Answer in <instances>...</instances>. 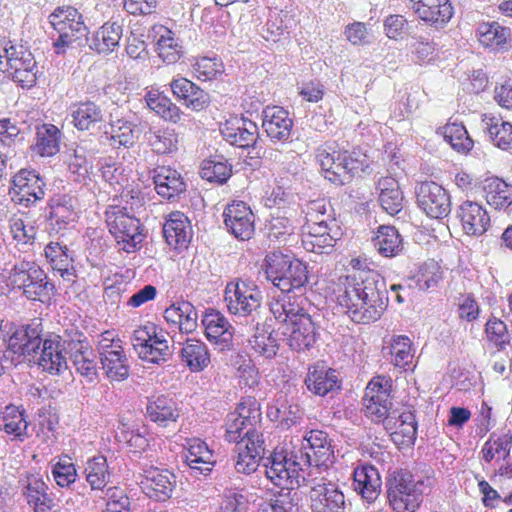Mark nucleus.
<instances>
[{"mask_svg": "<svg viewBox=\"0 0 512 512\" xmlns=\"http://www.w3.org/2000/svg\"><path fill=\"white\" fill-rule=\"evenodd\" d=\"M340 277L334 289L337 304L355 323L370 324L379 320L385 309L378 284L372 279Z\"/></svg>", "mask_w": 512, "mask_h": 512, "instance_id": "f257e3e1", "label": "nucleus"}, {"mask_svg": "<svg viewBox=\"0 0 512 512\" xmlns=\"http://www.w3.org/2000/svg\"><path fill=\"white\" fill-rule=\"evenodd\" d=\"M265 273L275 287L282 293H291L308 283L307 266L298 259H291L281 252H272L266 256Z\"/></svg>", "mask_w": 512, "mask_h": 512, "instance_id": "f03ea898", "label": "nucleus"}, {"mask_svg": "<svg viewBox=\"0 0 512 512\" xmlns=\"http://www.w3.org/2000/svg\"><path fill=\"white\" fill-rule=\"evenodd\" d=\"M106 223L110 234L122 250L131 253L140 249L145 237L142 224L126 208L111 206L106 211Z\"/></svg>", "mask_w": 512, "mask_h": 512, "instance_id": "7ed1b4c3", "label": "nucleus"}, {"mask_svg": "<svg viewBox=\"0 0 512 512\" xmlns=\"http://www.w3.org/2000/svg\"><path fill=\"white\" fill-rule=\"evenodd\" d=\"M422 481L407 471H395L387 483V498L394 512H416L423 501Z\"/></svg>", "mask_w": 512, "mask_h": 512, "instance_id": "20e7f679", "label": "nucleus"}, {"mask_svg": "<svg viewBox=\"0 0 512 512\" xmlns=\"http://www.w3.org/2000/svg\"><path fill=\"white\" fill-rule=\"evenodd\" d=\"M7 285L20 289L29 300H41L49 295L53 285L49 283L45 271L34 261L23 260L12 268Z\"/></svg>", "mask_w": 512, "mask_h": 512, "instance_id": "39448f33", "label": "nucleus"}, {"mask_svg": "<svg viewBox=\"0 0 512 512\" xmlns=\"http://www.w3.org/2000/svg\"><path fill=\"white\" fill-rule=\"evenodd\" d=\"M133 346L140 359L153 364L166 362L172 355L166 332L152 322L134 330Z\"/></svg>", "mask_w": 512, "mask_h": 512, "instance_id": "423d86ee", "label": "nucleus"}, {"mask_svg": "<svg viewBox=\"0 0 512 512\" xmlns=\"http://www.w3.org/2000/svg\"><path fill=\"white\" fill-rule=\"evenodd\" d=\"M5 59L7 70L12 74L15 82L23 88H30L37 81L36 62L30 50L22 44L10 40L3 45V54H0V64Z\"/></svg>", "mask_w": 512, "mask_h": 512, "instance_id": "0eeeda50", "label": "nucleus"}, {"mask_svg": "<svg viewBox=\"0 0 512 512\" xmlns=\"http://www.w3.org/2000/svg\"><path fill=\"white\" fill-rule=\"evenodd\" d=\"M262 429L260 404L254 396L242 397L235 410L228 415L225 430L227 441H236L244 433Z\"/></svg>", "mask_w": 512, "mask_h": 512, "instance_id": "6e6552de", "label": "nucleus"}, {"mask_svg": "<svg viewBox=\"0 0 512 512\" xmlns=\"http://www.w3.org/2000/svg\"><path fill=\"white\" fill-rule=\"evenodd\" d=\"M48 19L59 33V37L54 42L57 53L64 52L65 48L83 36L86 30L82 14L72 6L57 7Z\"/></svg>", "mask_w": 512, "mask_h": 512, "instance_id": "1a4fd4ad", "label": "nucleus"}, {"mask_svg": "<svg viewBox=\"0 0 512 512\" xmlns=\"http://www.w3.org/2000/svg\"><path fill=\"white\" fill-rule=\"evenodd\" d=\"M392 379L389 376H375L368 383L363 398L365 415L374 422L384 421L391 409Z\"/></svg>", "mask_w": 512, "mask_h": 512, "instance_id": "9d476101", "label": "nucleus"}, {"mask_svg": "<svg viewBox=\"0 0 512 512\" xmlns=\"http://www.w3.org/2000/svg\"><path fill=\"white\" fill-rule=\"evenodd\" d=\"M224 300L230 313L248 316L261 306L262 295L256 285L238 279L226 285Z\"/></svg>", "mask_w": 512, "mask_h": 512, "instance_id": "9b49d317", "label": "nucleus"}, {"mask_svg": "<svg viewBox=\"0 0 512 512\" xmlns=\"http://www.w3.org/2000/svg\"><path fill=\"white\" fill-rule=\"evenodd\" d=\"M418 207L430 218L442 219L451 211L447 191L434 181L420 182L415 190Z\"/></svg>", "mask_w": 512, "mask_h": 512, "instance_id": "f8f14e48", "label": "nucleus"}, {"mask_svg": "<svg viewBox=\"0 0 512 512\" xmlns=\"http://www.w3.org/2000/svg\"><path fill=\"white\" fill-rule=\"evenodd\" d=\"M223 139L230 145L247 149L253 147L258 139L257 124L243 116L232 115L220 125Z\"/></svg>", "mask_w": 512, "mask_h": 512, "instance_id": "ddd939ff", "label": "nucleus"}, {"mask_svg": "<svg viewBox=\"0 0 512 512\" xmlns=\"http://www.w3.org/2000/svg\"><path fill=\"white\" fill-rule=\"evenodd\" d=\"M19 482L22 494L34 512H47L55 508V499L39 473L26 472Z\"/></svg>", "mask_w": 512, "mask_h": 512, "instance_id": "4468645a", "label": "nucleus"}, {"mask_svg": "<svg viewBox=\"0 0 512 512\" xmlns=\"http://www.w3.org/2000/svg\"><path fill=\"white\" fill-rule=\"evenodd\" d=\"M382 422L397 447H410L414 444L417 435V422L411 410L395 411Z\"/></svg>", "mask_w": 512, "mask_h": 512, "instance_id": "2eb2a0df", "label": "nucleus"}, {"mask_svg": "<svg viewBox=\"0 0 512 512\" xmlns=\"http://www.w3.org/2000/svg\"><path fill=\"white\" fill-rule=\"evenodd\" d=\"M457 218L463 232L468 236L480 237L491 225V219L486 208L471 200L462 202L457 209Z\"/></svg>", "mask_w": 512, "mask_h": 512, "instance_id": "dca6fc26", "label": "nucleus"}, {"mask_svg": "<svg viewBox=\"0 0 512 512\" xmlns=\"http://www.w3.org/2000/svg\"><path fill=\"white\" fill-rule=\"evenodd\" d=\"M410 7L424 23L436 27H445L454 15L450 0H410Z\"/></svg>", "mask_w": 512, "mask_h": 512, "instance_id": "f3484780", "label": "nucleus"}, {"mask_svg": "<svg viewBox=\"0 0 512 512\" xmlns=\"http://www.w3.org/2000/svg\"><path fill=\"white\" fill-rule=\"evenodd\" d=\"M228 230L240 240H249L254 234V214L243 201H233L223 213Z\"/></svg>", "mask_w": 512, "mask_h": 512, "instance_id": "a211bd4d", "label": "nucleus"}, {"mask_svg": "<svg viewBox=\"0 0 512 512\" xmlns=\"http://www.w3.org/2000/svg\"><path fill=\"white\" fill-rule=\"evenodd\" d=\"M312 512H344L345 496L338 486L331 482L314 485L309 492Z\"/></svg>", "mask_w": 512, "mask_h": 512, "instance_id": "6ab92c4d", "label": "nucleus"}, {"mask_svg": "<svg viewBox=\"0 0 512 512\" xmlns=\"http://www.w3.org/2000/svg\"><path fill=\"white\" fill-rule=\"evenodd\" d=\"M13 199L28 206L44 197V182L34 171L21 169L12 180Z\"/></svg>", "mask_w": 512, "mask_h": 512, "instance_id": "aec40b11", "label": "nucleus"}, {"mask_svg": "<svg viewBox=\"0 0 512 512\" xmlns=\"http://www.w3.org/2000/svg\"><path fill=\"white\" fill-rule=\"evenodd\" d=\"M202 325L206 338L221 350H228L232 346L234 328L228 319L219 311L209 309L202 317Z\"/></svg>", "mask_w": 512, "mask_h": 512, "instance_id": "412c9836", "label": "nucleus"}, {"mask_svg": "<svg viewBox=\"0 0 512 512\" xmlns=\"http://www.w3.org/2000/svg\"><path fill=\"white\" fill-rule=\"evenodd\" d=\"M305 303L306 300L302 295L282 293L271 300L269 307L275 320L286 328L308 313Z\"/></svg>", "mask_w": 512, "mask_h": 512, "instance_id": "4be33fe9", "label": "nucleus"}, {"mask_svg": "<svg viewBox=\"0 0 512 512\" xmlns=\"http://www.w3.org/2000/svg\"><path fill=\"white\" fill-rule=\"evenodd\" d=\"M42 329L40 324H25L14 330L8 338V349L23 357L29 359L35 357L40 344Z\"/></svg>", "mask_w": 512, "mask_h": 512, "instance_id": "5701e85b", "label": "nucleus"}, {"mask_svg": "<svg viewBox=\"0 0 512 512\" xmlns=\"http://www.w3.org/2000/svg\"><path fill=\"white\" fill-rule=\"evenodd\" d=\"M175 476L166 469L150 466L144 470L141 488L151 499L165 501L174 488Z\"/></svg>", "mask_w": 512, "mask_h": 512, "instance_id": "b1692460", "label": "nucleus"}, {"mask_svg": "<svg viewBox=\"0 0 512 512\" xmlns=\"http://www.w3.org/2000/svg\"><path fill=\"white\" fill-rule=\"evenodd\" d=\"M287 344L291 350L304 352L310 350L317 341V329L309 313L302 315L293 324L284 328Z\"/></svg>", "mask_w": 512, "mask_h": 512, "instance_id": "393cba45", "label": "nucleus"}, {"mask_svg": "<svg viewBox=\"0 0 512 512\" xmlns=\"http://www.w3.org/2000/svg\"><path fill=\"white\" fill-rule=\"evenodd\" d=\"M173 96L183 101L187 108L200 112L210 105V96L196 83L186 77H177L170 82Z\"/></svg>", "mask_w": 512, "mask_h": 512, "instance_id": "a878e982", "label": "nucleus"}, {"mask_svg": "<svg viewBox=\"0 0 512 512\" xmlns=\"http://www.w3.org/2000/svg\"><path fill=\"white\" fill-rule=\"evenodd\" d=\"M163 235L167 244L175 250L188 248L192 238L190 220L181 211L171 212L163 224Z\"/></svg>", "mask_w": 512, "mask_h": 512, "instance_id": "bb28decb", "label": "nucleus"}, {"mask_svg": "<svg viewBox=\"0 0 512 512\" xmlns=\"http://www.w3.org/2000/svg\"><path fill=\"white\" fill-rule=\"evenodd\" d=\"M123 32V25L118 20H108L90 35L89 48L98 54H110L119 47Z\"/></svg>", "mask_w": 512, "mask_h": 512, "instance_id": "cd10ccee", "label": "nucleus"}, {"mask_svg": "<svg viewBox=\"0 0 512 512\" xmlns=\"http://www.w3.org/2000/svg\"><path fill=\"white\" fill-rule=\"evenodd\" d=\"M38 365L53 375H59L67 369L64 342L59 335H50L42 341Z\"/></svg>", "mask_w": 512, "mask_h": 512, "instance_id": "c85d7f7f", "label": "nucleus"}, {"mask_svg": "<svg viewBox=\"0 0 512 512\" xmlns=\"http://www.w3.org/2000/svg\"><path fill=\"white\" fill-rule=\"evenodd\" d=\"M307 389L315 395L326 396L328 393L341 388V381L336 370L324 363H315L308 368L305 378Z\"/></svg>", "mask_w": 512, "mask_h": 512, "instance_id": "c756f323", "label": "nucleus"}, {"mask_svg": "<svg viewBox=\"0 0 512 512\" xmlns=\"http://www.w3.org/2000/svg\"><path fill=\"white\" fill-rule=\"evenodd\" d=\"M381 476L370 464L357 466L353 471L354 490L368 503H374L381 492Z\"/></svg>", "mask_w": 512, "mask_h": 512, "instance_id": "7c9ffc66", "label": "nucleus"}, {"mask_svg": "<svg viewBox=\"0 0 512 512\" xmlns=\"http://www.w3.org/2000/svg\"><path fill=\"white\" fill-rule=\"evenodd\" d=\"M262 127L272 141H287L293 128L289 112L280 106H267L263 111Z\"/></svg>", "mask_w": 512, "mask_h": 512, "instance_id": "2f4dec72", "label": "nucleus"}, {"mask_svg": "<svg viewBox=\"0 0 512 512\" xmlns=\"http://www.w3.org/2000/svg\"><path fill=\"white\" fill-rule=\"evenodd\" d=\"M28 415L24 408L9 404L0 412V430L11 439L24 442L30 437Z\"/></svg>", "mask_w": 512, "mask_h": 512, "instance_id": "473e14b6", "label": "nucleus"}, {"mask_svg": "<svg viewBox=\"0 0 512 512\" xmlns=\"http://www.w3.org/2000/svg\"><path fill=\"white\" fill-rule=\"evenodd\" d=\"M146 417L157 425L166 427L178 420L180 409L168 395L153 394L147 398Z\"/></svg>", "mask_w": 512, "mask_h": 512, "instance_id": "72a5a7b5", "label": "nucleus"}, {"mask_svg": "<svg viewBox=\"0 0 512 512\" xmlns=\"http://www.w3.org/2000/svg\"><path fill=\"white\" fill-rule=\"evenodd\" d=\"M70 115L72 124L78 131H91L99 128L105 117L102 107L91 100L72 104Z\"/></svg>", "mask_w": 512, "mask_h": 512, "instance_id": "f704fd0d", "label": "nucleus"}, {"mask_svg": "<svg viewBox=\"0 0 512 512\" xmlns=\"http://www.w3.org/2000/svg\"><path fill=\"white\" fill-rule=\"evenodd\" d=\"M156 192L164 199L172 200L186 190L181 174L170 166H158L153 176Z\"/></svg>", "mask_w": 512, "mask_h": 512, "instance_id": "c9c22d12", "label": "nucleus"}, {"mask_svg": "<svg viewBox=\"0 0 512 512\" xmlns=\"http://www.w3.org/2000/svg\"><path fill=\"white\" fill-rule=\"evenodd\" d=\"M266 476L275 486L289 489L297 477L296 462L274 453L266 465Z\"/></svg>", "mask_w": 512, "mask_h": 512, "instance_id": "e433bc0d", "label": "nucleus"}, {"mask_svg": "<svg viewBox=\"0 0 512 512\" xmlns=\"http://www.w3.org/2000/svg\"><path fill=\"white\" fill-rule=\"evenodd\" d=\"M481 122L491 143L504 151L512 149V123L505 121L500 115L484 113Z\"/></svg>", "mask_w": 512, "mask_h": 512, "instance_id": "4c0bfd02", "label": "nucleus"}, {"mask_svg": "<svg viewBox=\"0 0 512 512\" xmlns=\"http://www.w3.org/2000/svg\"><path fill=\"white\" fill-rule=\"evenodd\" d=\"M305 440L308 443L309 452H306L305 463L308 466L326 465L333 456V448L328 434L322 430H311Z\"/></svg>", "mask_w": 512, "mask_h": 512, "instance_id": "58836bf2", "label": "nucleus"}, {"mask_svg": "<svg viewBox=\"0 0 512 512\" xmlns=\"http://www.w3.org/2000/svg\"><path fill=\"white\" fill-rule=\"evenodd\" d=\"M167 323L176 326L181 333H192L197 328L198 314L189 301H177L164 311Z\"/></svg>", "mask_w": 512, "mask_h": 512, "instance_id": "ea45409f", "label": "nucleus"}, {"mask_svg": "<svg viewBox=\"0 0 512 512\" xmlns=\"http://www.w3.org/2000/svg\"><path fill=\"white\" fill-rule=\"evenodd\" d=\"M436 133L441 135L444 141L459 154L468 155L474 147V140L462 122L452 121L450 118L445 125L437 129Z\"/></svg>", "mask_w": 512, "mask_h": 512, "instance_id": "a19ab883", "label": "nucleus"}, {"mask_svg": "<svg viewBox=\"0 0 512 512\" xmlns=\"http://www.w3.org/2000/svg\"><path fill=\"white\" fill-rule=\"evenodd\" d=\"M483 197L495 210H506L512 205V185L497 176L485 179Z\"/></svg>", "mask_w": 512, "mask_h": 512, "instance_id": "79ce46f5", "label": "nucleus"}, {"mask_svg": "<svg viewBox=\"0 0 512 512\" xmlns=\"http://www.w3.org/2000/svg\"><path fill=\"white\" fill-rule=\"evenodd\" d=\"M70 359L76 371L82 376L90 381L97 376V356L87 341H78L73 344Z\"/></svg>", "mask_w": 512, "mask_h": 512, "instance_id": "37998d69", "label": "nucleus"}, {"mask_svg": "<svg viewBox=\"0 0 512 512\" xmlns=\"http://www.w3.org/2000/svg\"><path fill=\"white\" fill-rule=\"evenodd\" d=\"M180 359L191 372H201L210 364V353L201 340L187 339L180 350Z\"/></svg>", "mask_w": 512, "mask_h": 512, "instance_id": "c03bdc74", "label": "nucleus"}, {"mask_svg": "<svg viewBox=\"0 0 512 512\" xmlns=\"http://www.w3.org/2000/svg\"><path fill=\"white\" fill-rule=\"evenodd\" d=\"M146 105L164 121L177 124L184 116V112L163 92L150 90L144 96Z\"/></svg>", "mask_w": 512, "mask_h": 512, "instance_id": "a18cd8bd", "label": "nucleus"}, {"mask_svg": "<svg viewBox=\"0 0 512 512\" xmlns=\"http://www.w3.org/2000/svg\"><path fill=\"white\" fill-rule=\"evenodd\" d=\"M379 202L382 208L390 215L399 213L403 208V193L398 181L392 176L382 177L378 180Z\"/></svg>", "mask_w": 512, "mask_h": 512, "instance_id": "49530a36", "label": "nucleus"}, {"mask_svg": "<svg viewBox=\"0 0 512 512\" xmlns=\"http://www.w3.org/2000/svg\"><path fill=\"white\" fill-rule=\"evenodd\" d=\"M512 434L510 432L497 435L492 433L483 444L480 454L486 463H499L510 458Z\"/></svg>", "mask_w": 512, "mask_h": 512, "instance_id": "de8ad7c7", "label": "nucleus"}, {"mask_svg": "<svg viewBox=\"0 0 512 512\" xmlns=\"http://www.w3.org/2000/svg\"><path fill=\"white\" fill-rule=\"evenodd\" d=\"M337 150L327 145L319 147L316 151V160L320 165L324 177L330 182L339 185L345 184V170L342 162L335 158Z\"/></svg>", "mask_w": 512, "mask_h": 512, "instance_id": "09e8293b", "label": "nucleus"}, {"mask_svg": "<svg viewBox=\"0 0 512 512\" xmlns=\"http://www.w3.org/2000/svg\"><path fill=\"white\" fill-rule=\"evenodd\" d=\"M50 219L58 230L65 229L78 218L73 197L68 194L55 195L51 198Z\"/></svg>", "mask_w": 512, "mask_h": 512, "instance_id": "8fccbe9b", "label": "nucleus"}, {"mask_svg": "<svg viewBox=\"0 0 512 512\" xmlns=\"http://www.w3.org/2000/svg\"><path fill=\"white\" fill-rule=\"evenodd\" d=\"M186 463L191 469L210 471L214 465L213 451L199 438L188 439L186 444Z\"/></svg>", "mask_w": 512, "mask_h": 512, "instance_id": "3c124183", "label": "nucleus"}, {"mask_svg": "<svg viewBox=\"0 0 512 512\" xmlns=\"http://www.w3.org/2000/svg\"><path fill=\"white\" fill-rule=\"evenodd\" d=\"M373 244L378 253L384 257H395L403 249V240L394 226L378 227Z\"/></svg>", "mask_w": 512, "mask_h": 512, "instance_id": "603ef678", "label": "nucleus"}, {"mask_svg": "<svg viewBox=\"0 0 512 512\" xmlns=\"http://www.w3.org/2000/svg\"><path fill=\"white\" fill-rule=\"evenodd\" d=\"M304 229L303 245L307 251L323 254L335 245V238L330 235L328 224L314 225Z\"/></svg>", "mask_w": 512, "mask_h": 512, "instance_id": "864d4df0", "label": "nucleus"}, {"mask_svg": "<svg viewBox=\"0 0 512 512\" xmlns=\"http://www.w3.org/2000/svg\"><path fill=\"white\" fill-rule=\"evenodd\" d=\"M85 478L92 490H103L110 481L111 472L107 459L97 455L89 459L85 466Z\"/></svg>", "mask_w": 512, "mask_h": 512, "instance_id": "5fc2aeb1", "label": "nucleus"}, {"mask_svg": "<svg viewBox=\"0 0 512 512\" xmlns=\"http://www.w3.org/2000/svg\"><path fill=\"white\" fill-rule=\"evenodd\" d=\"M102 368L112 381H123L129 376V365L124 348L102 353Z\"/></svg>", "mask_w": 512, "mask_h": 512, "instance_id": "6e6d98bb", "label": "nucleus"}, {"mask_svg": "<svg viewBox=\"0 0 512 512\" xmlns=\"http://www.w3.org/2000/svg\"><path fill=\"white\" fill-rule=\"evenodd\" d=\"M60 130L53 124H43L37 129L33 150L42 157H50L59 151Z\"/></svg>", "mask_w": 512, "mask_h": 512, "instance_id": "4d7b16f0", "label": "nucleus"}, {"mask_svg": "<svg viewBox=\"0 0 512 512\" xmlns=\"http://www.w3.org/2000/svg\"><path fill=\"white\" fill-rule=\"evenodd\" d=\"M148 142L152 150L157 154H171L178 149V134L175 129L162 127L150 129L148 132Z\"/></svg>", "mask_w": 512, "mask_h": 512, "instance_id": "13d9d810", "label": "nucleus"}, {"mask_svg": "<svg viewBox=\"0 0 512 512\" xmlns=\"http://www.w3.org/2000/svg\"><path fill=\"white\" fill-rule=\"evenodd\" d=\"M234 367L235 376L240 387L255 388L260 384L261 375L259 369L250 356L238 354Z\"/></svg>", "mask_w": 512, "mask_h": 512, "instance_id": "bf43d9fd", "label": "nucleus"}, {"mask_svg": "<svg viewBox=\"0 0 512 512\" xmlns=\"http://www.w3.org/2000/svg\"><path fill=\"white\" fill-rule=\"evenodd\" d=\"M158 56L167 64L176 63L183 54L182 46L179 40L175 38L173 31L166 27H161L159 38L157 40Z\"/></svg>", "mask_w": 512, "mask_h": 512, "instance_id": "052dcab7", "label": "nucleus"}, {"mask_svg": "<svg viewBox=\"0 0 512 512\" xmlns=\"http://www.w3.org/2000/svg\"><path fill=\"white\" fill-rule=\"evenodd\" d=\"M509 35V29L497 22L482 23L478 27V40L485 47L502 48Z\"/></svg>", "mask_w": 512, "mask_h": 512, "instance_id": "680f3d73", "label": "nucleus"}, {"mask_svg": "<svg viewBox=\"0 0 512 512\" xmlns=\"http://www.w3.org/2000/svg\"><path fill=\"white\" fill-rule=\"evenodd\" d=\"M414 278L420 289L428 290L438 286L444 278V271L439 262L428 259L419 265Z\"/></svg>", "mask_w": 512, "mask_h": 512, "instance_id": "e2e57ef3", "label": "nucleus"}, {"mask_svg": "<svg viewBox=\"0 0 512 512\" xmlns=\"http://www.w3.org/2000/svg\"><path fill=\"white\" fill-rule=\"evenodd\" d=\"M192 70L198 80L212 81L224 73V64L217 56H202L195 59Z\"/></svg>", "mask_w": 512, "mask_h": 512, "instance_id": "0e129e2a", "label": "nucleus"}, {"mask_svg": "<svg viewBox=\"0 0 512 512\" xmlns=\"http://www.w3.org/2000/svg\"><path fill=\"white\" fill-rule=\"evenodd\" d=\"M113 145L129 148L138 138L137 125L125 119H118L111 123L110 131Z\"/></svg>", "mask_w": 512, "mask_h": 512, "instance_id": "69168bd1", "label": "nucleus"}, {"mask_svg": "<svg viewBox=\"0 0 512 512\" xmlns=\"http://www.w3.org/2000/svg\"><path fill=\"white\" fill-rule=\"evenodd\" d=\"M67 246H62L58 242H50L45 247V256L53 270L60 272L61 276L71 275L72 259L68 255Z\"/></svg>", "mask_w": 512, "mask_h": 512, "instance_id": "338daca9", "label": "nucleus"}, {"mask_svg": "<svg viewBox=\"0 0 512 512\" xmlns=\"http://www.w3.org/2000/svg\"><path fill=\"white\" fill-rule=\"evenodd\" d=\"M232 174V166L223 159H207L202 162L200 175L209 182L225 183Z\"/></svg>", "mask_w": 512, "mask_h": 512, "instance_id": "774afa93", "label": "nucleus"}]
</instances>
